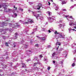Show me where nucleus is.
<instances>
[{"label":"nucleus","instance_id":"obj_1","mask_svg":"<svg viewBox=\"0 0 76 76\" xmlns=\"http://www.w3.org/2000/svg\"><path fill=\"white\" fill-rule=\"evenodd\" d=\"M4 10L5 11H6V10H7V11H6V12H10V11H12V10L11 9H10L9 8L7 9V8L5 7H4Z\"/></svg>","mask_w":76,"mask_h":76},{"label":"nucleus","instance_id":"obj_2","mask_svg":"<svg viewBox=\"0 0 76 76\" xmlns=\"http://www.w3.org/2000/svg\"><path fill=\"white\" fill-rule=\"evenodd\" d=\"M60 1H62L61 4L62 5L64 4H66V2H65L64 1H62V0H60Z\"/></svg>","mask_w":76,"mask_h":76},{"label":"nucleus","instance_id":"obj_3","mask_svg":"<svg viewBox=\"0 0 76 76\" xmlns=\"http://www.w3.org/2000/svg\"><path fill=\"white\" fill-rule=\"evenodd\" d=\"M37 7L39 8H37V9H38V10H39V9H40V8H41V7L39 6V5H37Z\"/></svg>","mask_w":76,"mask_h":76},{"label":"nucleus","instance_id":"obj_4","mask_svg":"<svg viewBox=\"0 0 76 76\" xmlns=\"http://www.w3.org/2000/svg\"><path fill=\"white\" fill-rule=\"evenodd\" d=\"M60 42L57 41L56 42V45H60L61 44V43H59Z\"/></svg>","mask_w":76,"mask_h":76},{"label":"nucleus","instance_id":"obj_5","mask_svg":"<svg viewBox=\"0 0 76 76\" xmlns=\"http://www.w3.org/2000/svg\"><path fill=\"white\" fill-rule=\"evenodd\" d=\"M40 39H41V40H43V41H44L45 40V39L44 37H41L40 38Z\"/></svg>","mask_w":76,"mask_h":76},{"label":"nucleus","instance_id":"obj_6","mask_svg":"<svg viewBox=\"0 0 76 76\" xmlns=\"http://www.w3.org/2000/svg\"><path fill=\"white\" fill-rule=\"evenodd\" d=\"M59 37H63V36H62V34H61L59 33Z\"/></svg>","mask_w":76,"mask_h":76},{"label":"nucleus","instance_id":"obj_7","mask_svg":"<svg viewBox=\"0 0 76 76\" xmlns=\"http://www.w3.org/2000/svg\"><path fill=\"white\" fill-rule=\"evenodd\" d=\"M55 34H59V33L57 32V31H55V32H54Z\"/></svg>","mask_w":76,"mask_h":76},{"label":"nucleus","instance_id":"obj_8","mask_svg":"<svg viewBox=\"0 0 76 76\" xmlns=\"http://www.w3.org/2000/svg\"><path fill=\"white\" fill-rule=\"evenodd\" d=\"M31 12H32V14H34V15H35V14H37V13H36V12L32 11Z\"/></svg>","mask_w":76,"mask_h":76},{"label":"nucleus","instance_id":"obj_9","mask_svg":"<svg viewBox=\"0 0 76 76\" xmlns=\"http://www.w3.org/2000/svg\"><path fill=\"white\" fill-rule=\"evenodd\" d=\"M28 23H29V21H27V22L24 23L25 24H28Z\"/></svg>","mask_w":76,"mask_h":76},{"label":"nucleus","instance_id":"obj_10","mask_svg":"<svg viewBox=\"0 0 76 76\" xmlns=\"http://www.w3.org/2000/svg\"><path fill=\"white\" fill-rule=\"evenodd\" d=\"M55 54H56V52H54L53 54H52V56L54 57L55 56Z\"/></svg>","mask_w":76,"mask_h":76},{"label":"nucleus","instance_id":"obj_11","mask_svg":"<svg viewBox=\"0 0 76 76\" xmlns=\"http://www.w3.org/2000/svg\"><path fill=\"white\" fill-rule=\"evenodd\" d=\"M6 46H7V47H9V45L8 44V43L6 42L5 43Z\"/></svg>","mask_w":76,"mask_h":76},{"label":"nucleus","instance_id":"obj_12","mask_svg":"<svg viewBox=\"0 0 76 76\" xmlns=\"http://www.w3.org/2000/svg\"><path fill=\"white\" fill-rule=\"evenodd\" d=\"M34 16H35V17H36V19H38V16L36 15H35V14H33Z\"/></svg>","mask_w":76,"mask_h":76},{"label":"nucleus","instance_id":"obj_13","mask_svg":"<svg viewBox=\"0 0 76 76\" xmlns=\"http://www.w3.org/2000/svg\"><path fill=\"white\" fill-rule=\"evenodd\" d=\"M29 22H30V23H32V22H33V20H30Z\"/></svg>","mask_w":76,"mask_h":76},{"label":"nucleus","instance_id":"obj_14","mask_svg":"<svg viewBox=\"0 0 76 76\" xmlns=\"http://www.w3.org/2000/svg\"><path fill=\"white\" fill-rule=\"evenodd\" d=\"M19 10H21V11H22V12H23V9L22 8H19Z\"/></svg>","mask_w":76,"mask_h":76},{"label":"nucleus","instance_id":"obj_15","mask_svg":"<svg viewBox=\"0 0 76 76\" xmlns=\"http://www.w3.org/2000/svg\"><path fill=\"white\" fill-rule=\"evenodd\" d=\"M72 67H74V66H75V63H73L72 64Z\"/></svg>","mask_w":76,"mask_h":76},{"label":"nucleus","instance_id":"obj_16","mask_svg":"<svg viewBox=\"0 0 76 76\" xmlns=\"http://www.w3.org/2000/svg\"><path fill=\"white\" fill-rule=\"evenodd\" d=\"M37 59H38V58L37 57H34V60H37Z\"/></svg>","mask_w":76,"mask_h":76},{"label":"nucleus","instance_id":"obj_17","mask_svg":"<svg viewBox=\"0 0 76 76\" xmlns=\"http://www.w3.org/2000/svg\"><path fill=\"white\" fill-rule=\"evenodd\" d=\"M72 30H73V31H75V29H71L69 30V31L70 32V31H72Z\"/></svg>","mask_w":76,"mask_h":76},{"label":"nucleus","instance_id":"obj_18","mask_svg":"<svg viewBox=\"0 0 76 76\" xmlns=\"http://www.w3.org/2000/svg\"><path fill=\"white\" fill-rule=\"evenodd\" d=\"M22 65L24 66H26V65H25V63H22Z\"/></svg>","mask_w":76,"mask_h":76},{"label":"nucleus","instance_id":"obj_19","mask_svg":"<svg viewBox=\"0 0 76 76\" xmlns=\"http://www.w3.org/2000/svg\"><path fill=\"white\" fill-rule=\"evenodd\" d=\"M41 15V14H37V17H39L40 16L39 15Z\"/></svg>","mask_w":76,"mask_h":76},{"label":"nucleus","instance_id":"obj_20","mask_svg":"<svg viewBox=\"0 0 76 76\" xmlns=\"http://www.w3.org/2000/svg\"><path fill=\"white\" fill-rule=\"evenodd\" d=\"M6 23H4V22H3V23H2V25H3V26H4L5 25H4L5 24H6Z\"/></svg>","mask_w":76,"mask_h":76},{"label":"nucleus","instance_id":"obj_21","mask_svg":"<svg viewBox=\"0 0 76 76\" xmlns=\"http://www.w3.org/2000/svg\"><path fill=\"white\" fill-rule=\"evenodd\" d=\"M48 15H49V16H50V12L49 11V12H48Z\"/></svg>","mask_w":76,"mask_h":76},{"label":"nucleus","instance_id":"obj_22","mask_svg":"<svg viewBox=\"0 0 76 76\" xmlns=\"http://www.w3.org/2000/svg\"><path fill=\"white\" fill-rule=\"evenodd\" d=\"M15 35H18V34L17 33H16L15 34Z\"/></svg>","mask_w":76,"mask_h":76},{"label":"nucleus","instance_id":"obj_23","mask_svg":"<svg viewBox=\"0 0 76 76\" xmlns=\"http://www.w3.org/2000/svg\"><path fill=\"white\" fill-rule=\"evenodd\" d=\"M48 70H49L50 69V67H49L48 68Z\"/></svg>","mask_w":76,"mask_h":76},{"label":"nucleus","instance_id":"obj_24","mask_svg":"<svg viewBox=\"0 0 76 76\" xmlns=\"http://www.w3.org/2000/svg\"><path fill=\"white\" fill-rule=\"evenodd\" d=\"M14 15H15V16H17V14L16 13H14Z\"/></svg>","mask_w":76,"mask_h":76},{"label":"nucleus","instance_id":"obj_25","mask_svg":"<svg viewBox=\"0 0 76 76\" xmlns=\"http://www.w3.org/2000/svg\"><path fill=\"white\" fill-rule=\"evenodd\" d=\"M35 46H36V47H38L39 46L38 44H36L35 45Z\"/></svg>","mask_w":76,"mask_h":76},{"label":"nucleus","instance_id":"obj_26","mask_svg":"<svg viewBox=\"0 0 76 76\" xmlns=\"http://www.w3.org/2000/svg\"><path fill=\"white\" fill-rule=\"evenodd\" d=\"M62 10H63V11H66V9H63Z\"/></svg>","mask_w":76,"mask_h":76},{"label":"nucleus","instance_id":"obj_27","mask_svg":"<svg viewBox=\"0 0 76 76\" xmlns=\"http://www.w3.org/2000/svg\"><path fill=\"white\" fill-rule=\"evenodd\" d=\"M40 57L42 58V55H40Z\"/></svg>","mask_w":76,"mask_h":76},{"label":"nucleus","instance_id":"obj_28","mask_svg":"<svg viewBox=\"0 0 76 76\" xmlns=\"http://www.w3.org/2000/svg\"><path fill=\"white\" fill-rule=\"evenodd\" d=\"M63 26V25L61 24H60L59 25V26L61 27V26Z\"/></svg>","mask_w":76,"mask_h":76},{"label":"nucleus","instance_id":"obj_29","mask_svg":"<svg viewBox=\"0 0 76 76\" xmlns=\"http://www.w3.org/2000/svg\"><path fill=\"white\" fill-rule=\"evenodd\" d=\"M48 3H49V6H50V4H51V3H50L49 1L48 2Z\"/></svg>","mask_w":76,"mask_h":76},{"label":"nucleus","instance_id":"obj_30","mask_svg":"<svg viewBox=\"0 0 76 76\" xmlns=\"http://www.w3.org/2000/svg\"><path fill=\"white\" fill-rule=\"evenodd\" d=\"M70 18H71V19H72L73 17L72 16H70Z\"/></svg>","mask_w":76,"mask_h":76},{"label":"nucleus","instance_id":"obj_31","mask_svg":"<svg viewBox=\"0 0 76 76\" xmlns=\"http://www.w3.org/2000/svg\"><path fill=\"white\" fill-rule=\"evenodd\" d=\"M62 22H63V21L61 20H60L59 21V22H61V23Z\"/></svg>","mask_w":76,"mask_h":76},{"label":"nucleus","instance_id":"obj_32","mask_svg":"<svg viewBox=\"0 0 76 76\" xmlns=\"http://www.w3.org/2000/svg\"><path fill=\"white\" fill-rule=\"evenodd\" d=\"M58 48H59V46H58V48H57V50H58Z\"/></svg>","mask_w":76,"mask_h":76},{"label":"nucleus","instance_id":"obj_33","mask_svg":"<svg viewBox=\"0 0 76 76\" xmlns=\"http://www.w3.org/2000/svg\"><path fill=\"white\" fill-rule=\"evenodd\" d=\"M34 66H36V64H37L34 63Z\"/></svg>","mask_w":76,"mask_h":76},{"label":"nucleus","instance_id":"obj_34","mask_svg":"<svg viewBox=\"0 0 76 76\" xmlns=\"http://www.w3.org/2000/svg\"><path fill=\"white\" fill-rule=\"evenodd\" d=\"M48 32H49V33H50V32H51V31H50V30H49Z\"/></svg>","mask_w":76,"mask_h":76},{"label":"nucleus","instance_id":"obj_35","mask_svg":"<svg viewBox=\"0 0 76 76\" xmlns=\"http://www.w3.org/2000/svg\"><path fill=\"white\" fill-rule=\"evenodd\" d=\"M1 7H2L1 5H0V9H1Z\"/></svg>","mask_w":76,"mask_h":76},{"label":"nucleus","instance_id":"obj_36","mask_svg":"<svg viewBox=\"0 0 76 76\" xmlns=\"http://www.w3.org/2000/svg\"><path fill=\"white\" fill-rule=\"evenodd\" d=\"M69 25L70 26H72V24H71V23H70V24H69Z\"/></svg>","mask_w":76,"mask_h":76},{"label":"nucleus","instance_id":"obj_37","mask_svg":"<svg viewBox=\"0 0 76 76\" xmlns=\"http://www.w3.org/2000/svg\"><path fill=\"white\" fill-rule=\"evenodd\" d=\"M49 19H51V17H49Z\"/></svg>","mask_w":76,"mask_h":76},{"label":"nucleus","instance_id":"obj_38","mask_svg":"<svg viewBox=\"0 0 76 76\" xmlns=\"http://www.w3.org/2000/svg\"><path fill=\"white\" fill-rule=\"evenodd\" d=\"M53 63H56V62H55V61H53Z\"/></svg>","mask_w":76,"mask_h":76},{"label":"nucleus","instance_id":"obj_39","mask_svg":"<svg viewBox=\"0 0 76 76\" xmlns=\"http://www.w3.org/2000/svg\"><path fill=\"white\" fill-rule=\"evenodd\" d=\"M17 9H18V8L16 7H15V10H17Z\"/></svg>","mask_w":76,"mask_h":76},{"label":"nucleus","instance_id":"obj_40","mask_svg":"<svg viewBox=\"0 0 76 76\" xmlns=\"http://www.w3.org/2000/svg\"><path fill=\"white\" fill-rule=\"evenodd\" d=\"M25 67V66H24V65H23V66H22V67Z\"/></svg>","mask_w":76,"mask_h":76},{"label":"nucleus","instance_id":"obj_41","mask_svg":"<svg viewBox=\"0 0 76 76\" xmlns=\"http://www.w3.org/2000/svg\"><path fill=\"white\" fill-rule=\"evenodd\" d=\"M14 8H15V5L14 6Z\"/></svg>","mask_w":76,"mask_h":76},{"label":"nucleus","instance_id":"obj_42","mask_svg":"<svg viewBox=\"0 0 76 76\" xmlns=\"http://www.w3.org/2000/svg\"><path fill=\"white\" fill-rule=\"evenodd\" d=\"M28 11L29 12H31V11L30 10H28Z\"/></svg>","mask_w":76,"mask_h":76},{"label":"nucleus","instance_id":"obj_43","mask_svg":"<svg viewBox=\"0 0 76 76\" xmlns=\"http://www.w3.org/2000/svg\"><path fill=\"white\" fill-rule=\"evenodd\" d=\"M65 17H66V18H67V17H68V16L66 15V16H65Z\"/></svg>","mask_w":76,"mask_h":76},{"label":"nucleus","instance_id":"obj_44","mask_svg":"<svg viewBox=\"0 0 76 76\" xmlns=\"http://www.w3.org/2000/svg\"><path fill=\"white\" fill-rule=\"evenodd\" d=\"M16 47V45H15L14 46V47Z\"/></svg>","mask_w":76,"mask_h":76},{"label":"nucleus","instance_id":"obj_45","mask_svg":"<svg viewBox=\"0 0 76 76\" xmlns=\"http://www.w3.org/2000/svg\"><path fill=\"white\" fill-rule=\"evenodd\" d=\"M51 1H52V2H53V0H51Z\"/></svg>","mask_w":76,"mask_h":76},{"label":"nucleus","instance_id":"obj_46","mask_svg":"<svg viewBox=\"0 0 76 76\" xmlns=\"http://www.w3.org/2000/svg\"><path fill=\"white\" fill-rule=\"evenodd\" d=\"M37 37H39V38H40V37H39L38 36H36Z\"/></svg>","mask_w":76,"mask_h":76},{"label":"nucleus","instance_id":"obj_47","mask_svg":"<svg viewBox=\"0 0 76 76\" xmlns=\"http://www.w3.org/2000/svg\"><path fill=\"white\" fill-rule=\"evenodd\" d=\"M55 10H57V9H55Z\"/></svg>","mask_w":76,"mask_h":76},{"label":"nucleus","instance_id":"obj_48","mask_svg":"<svg viewBox=\"0 0 76 76\" xmlns=\"http://www.w3.org/2000/svg\"><path fill=\"white\" fill-rule=\"evenodd\" d=\"M29 52H31V50H29Z\"/></svg>","mask_w":76,"mask_h":76},{"label":"nucleus","instance_id":"obj_49","mask_svg":"<svg viewBox=\"0 0 76 76\" xmlns=\"http://www.w3.org/2000/svg\"><path fill=\"white\" fill-rule=\"evenodd\" d=\"M3 39H5V38H4Z\"/></svg>","mask_w":76,"mask_h":76},{"label":"nucleus","instance_id":"obj_50","mask_svg":"<svg viewBox=\"0 0 76 76\" xmlns=\"http://www.w3.org/2000/svg\"><path fill=\"white\" fill-rule=\"evenodd\" d=\"M25 70H26H26H27L26 69Z\"/></svg>","mask_w":76,"mask_h":76},{"label":"nucleus","instance_id":"obj_51","mask_svg":"<svg viewBox=\"0 0 76 76\" xmlns=\"http://www.w3.org/2000/svg\"><path fill=\"white\" fill-rule=\"evenodd\" d=\"M7 21H8V20H7Z\"/></svg>","mask_w":76,"mask_h":76},{"label":"nucleus","instance_id":"obj_52","mask_svg":"<svg viewBox=\"0 0 76 76\" xmlns=\"http://www.w3.org/2000/svg\"><path fill=\"white\" fill-rule=\"evenodd\" d=\"M7 1H8V0H7Z\"/></svg>","mask_w":76,"mask_h":76},{"label":"nucleus","instance_id":"obj_53","mask_svg":"<svg viewBox=\"0 0 76 76\" xmlns=\"http://www.w3.org/2000/svg\"><path fill=\"white\" fill-rule=\"evenodd\" d=\"M3 7H4V6H3Z\"/></svg>","mask_w":76,"mask_h":76},{"label":"nucleus","instance_id":"obj_54","mask_svg":"<svg viewBox=\"0 0 76 76\" xmlns=\"http://www.w3.org/2000/svg\"><path fill=\"white\" fill-rule=\"evenodd\" d=\"M75 31H76V30H75Z\"/></svg>","mask_w":76,"mask_h":76}]
</instances>
